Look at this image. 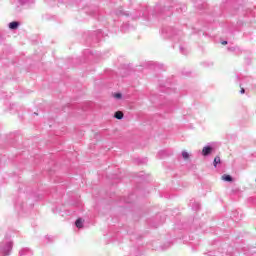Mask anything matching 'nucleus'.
<instances>
[{"instance_id": "1", "label": "nucleus", "mask_w": 256, "mask_h": 256, "mask_svg": "<svg viewBox=\"0 0 256 256\" xmlns=\"http://www.w3.org/2000/svg\"><path fill=\"white\" fill-rule=\"evenodd\" d=\"M172 8L173 6L171 5H164L163 7L161 5H156L152 15L155 17H160L161 19H165V17H171L173 15V11H171Z\"/></svg>"}, {"instance_id": "2", "label": "nucleus", "mask_w": 256, "mask_h": 256, "mask_svg": "<svg viewBox=\"0 0 256 256\" xmlns=\"http://www.w3.org/2000/svg\"><path fill=\"white\" fill-rule=\"evenodd\" d=\"M11 251H13V240H11V236H5L0 242V256H9Z\"/></svg>"}, {"instance_id": "3", "label": "nucleus", "mask_w": 256, "mask_h": 256, "mask_svg": "<svg viewBox=\"0 0 256 256\" xmlns=\"http://www.w3.org/2000/svg\"><path fill=\"white\" fill-rule=\"evenodd\" d=\"M173 35H175V29L171 27H165L162 29V36L164 37V39H169L173 37Z\"/></svg>"}, {"instance_id": "4", "label": "nucleus", "mask_w": 256, "mask_h": 256, "mask_svg": "<svg viewBox=\"0 0 256 256\" xmlns=\"http://www.w3.org/2000/svg\"><path fill=\"white\" fill-rule=\"evenodd\" d=\"M155 219L157 222L150 223L151 227L157 228L159 225H163V223H165V216L157 215Z\"/></svg>"}, {"instance_id": "5", "label": "nucleus", "mask_w": 256, "mask_h": 256, "mask_svg": "<svg viewBox=\"0 0 256 256\" xmlns=\"http://www.w3.org/2000/svg\"><path fill=\"white\" fill-rule=\"evenodd\" d=\"M212 153H213V146L207 145L203 147L202 149L203 157H209V155H211Z\"/></svg>"}, {"instance_id": "6", "label": "nucleus", "mask_w": 256, "mask_h": 256, "mask_svg": "<svg viewBox=\"0 0 256 256\" xmlns=\"http://www.w3.org/2000/svg\"><path fill=\"white\" fill-rule=\"evenodd\" d=\"M19 255L20 256H33V250H31L29 248H22L19 251Z\"/></svg>"}, {"instance_id": "7", "label": "nucleus", "mask_w": 256, "mask_h": 256, "mask_svg": "<svg viewBox=\"0 0 256 256\" xmlns=\"http://www.w3.org/2000/svg\"><path fill=\"white\" fill-rule=\"evenodd\" d=\"M114 14L116 15V17H129V14L125 11H123V8H118Z\"/></svg>"}, {"instance_id": "8", "label": "nucleus", "mask_w": 256, "mask_h": 256, "mask_svg": "<svg viewBox=\"0 0 256 256\" xmlns=\"http://www.w3.org/2000/svg\"><path fill=\"white\" fill-rule=\"evenodd\" d=\"M15 209L17 210L18 213H21V211H25V208L23 207V201H21V199L17 200L15 204Z\"/></svg>"}, {"instance_id": "9", "label": "nucleus", "mask_w": 256, "mask_h": 256, "mask_svg": "<svg viewBox=\"0 0 256 256\" xmlns=\"http://www.w3.org/2000/svg\"><path fill=\"white\" fill-rule=\"evenodd\" d=\"M19 25H21V23L19 21H13L8 24V27H9V29H11V31H15V30L19 29Z\"/></svg>"}, {"instance_id": "10", "label": "nucleus", "mask_w": 256, "mask_h": 256, "mask_svg": "<svg viewBox=\"0 0 256 256\" xmlns=\"http://www.w3.org/2000/svg\"><path fill=\"white\" fill-rule=\"evenodd\" d=\"M190 207H192L193 211H199L201 209V204L199 202L191 200Z\"/></svg>"}, {"instance_id": "11", "label": "nucleus", "mask_w": 256, "mask_h": 256, "mask_svg": "<svg viewBox=\"0 0 256 256\" xmlns=\"http://www.w3.org/2000/svg\"><path fill=\"white\" fill-rule=\"evenodd\" d=\"M131 29H133V27L129 25V23H125L121 26L122 33H127V31H131Z\"/></svg>"}, {"instance_id": "12", "label": "nucleus", "mask_w": 256, "mask_h": 256, "mask_svg": "<svg viewBox=\"0 0 256 256\" xmlns=\"http://www.w3.org/2000/svg\"><path fill=\"white\" fill-rule=\"evenodd\" d=\"M228 51H230L231 53H240V49H239V47H237V46H229L228 48Z\"/></svg>"}, {"instance_id": "13", "label": "nucleus", "mask_w": 256, "mask_h": 256, "mask_svg": "<svg viewBox=\"0 0 256 256\" xmlns=\"http://www.w3.org/2000/svg\"><path fill=\"white\" fill-rule=\"evenodd\" d=\"M223 181H226L227 183H231V181H233V176L229 175V174H224L222 176Z\"/></svg>"}, {"instance_id": "14", "label": "nucleus", "mask_w": 256, "mask_h": 256, "mask_svg": "<svg viewBox=\"0 0 256 256\" xmlns=\"http://www.w3.org/2000/svg\"><path fill=\"white\" fill-rule=\"evenodd\" d=\"M77 229H83V219L78 218L75 222Z\"/></svg>"}, {"instance_id": "15", "label": "nucleus", "mask_w": 256, "mask_h": 256, "mask_svg": "<svg viewBox=\"0 0 256 256\" xmlns=\"http://www.w3.org/2000/svg\"><path fill=\"white\" fill-rule=\"evenodd\" d=\"M114 117H115V119L121 120V119H123L124 114L121 111H117V112H115Z\"/></svg>"}, {"instance_id": "16", "label": "nucleus", "mask_w": 256, "mask_h": 256, "mask_svg": "<svg viewBox=\"0 0 256 256\" xmlns=\"http://www.w3.org/2000/svg\"><path fill=\"white\" fill-rule=\"evenodd\" d=\"M220 163H221V157L216 156V157L214 158V161H213L214 167H217V165H219Z\"/></svg>"}, {"instance_id": "17", "label": "nucleus", "mask_w": 256, "mask_h": 256, "mask_svg": "<svg viewBox=\"0 0 256 256\" xmlns=\"http://www.w3.org/2000/svg\"><path fill=\"white\" fill-rule=\"evenodd\" d=\"M96 40L99 41L101 39V30H98L94 33Z\"/></svg>"}, {"instance_id": "18", "label": "nucleus", "mask_w": 256, "mask_h": 256, "mask_svg": "<svg viewBox=\"0 0 256 256\" xmlns=\"http://www.w3.org/2000/svg\"><path fill=\"white\" fill-rule=\"evenodd\" d=\"M141 12H138V15L130 14L131 19H139L141 17Z\"/></svg>"}, {"instance_id": "19", "label": "nucleus", "mask_w": 256, "mask_h": 256, "mask_svg": "<svg viewBox=\"0 0 256 256\" xmlns=\"http://www.w3.org/2000/svg\"><path fill=\"white\" fill-rule=\"evenodd\" d=\"M182 157H183V159H189V152L182 151Z\"/></svg>"}, {"instance_id": "20", "label": "nucleus", "mask_w": 256, "mask_h": 256, "mask_svg": "<svg viewBox=\"0 0 256 256\" xmlns=\"http://www.w3.org/2000/svg\"><path fill=\"white\" fill-rule=\"evenodd\" d=\"M180 52L182 53V55H187V49L183 46H180Z\"/></svg>"}, {"instance_id": "21", "label": "nucleus", "mask_w": 256, "mask_h": 256, "mask_svg": "<svg viewBox=\"0 0 256 256\" xmlns=\"http://www.w3.org/2000/svg\"><path fill=\"white\" fill-rule=\"evenodd\" d=\"M239 87H240V93H241V95H244V93H245V88H243V83H240L239 84Z\"/></svg>"}, {"instance_id": "22", "label": "nucleus", "mask_w": 256, "mask_h": 256, "mask_svg": "<svg viewBox=\"0 0 256 256\" xmlns=\"http://www.w3.org/2000/svg\"><path fill=\"white\" fill-rule=\"evenodd\" d=\"M115 99H121L123 97V94L121 93H115L114 94Z\"/></svg>"}, {"instance_id": "23", "label": "nucleus", "mask_w": 256, "mask_h": 256, "mask_svg": "<svg viewBox=\"0 0 256 256\" xmlns=\"http://www.w3.org/2000/svg\"><path fill=\"white\" fill-rule=\"evenodd\" d=\"M239 81H241V76H239V74L236 75V82L239 83Z\"/></svg>"}, {"instance_id": "24", "label": "nucleus", "mask_w": 256, "mask_h": 256, "mask_svg": "<svg viewBox=\"0 0 256 256\" xmlns=\"http://www.w3.org/2000/svg\"><path fill=\"white\" fill-rule=\"evenodd\" d=\"M20 5H25L27 3V0H19Z\"/></svg>"}, {"instance_id": "25", "label": "nucleus", "mask_w": 256, "mask_h": 256, "mask_svg": "<svg viewBox=\"0 0 256 256\" xmlns=\"http://www.w3.org/2000/svg\"><path fill=\"white\" fill-rule=\"evenodd\" d=\"M227 41L226 40H224V41H222V45H227Z\"/></svg>"}, {"instance_id": "26", "label": "nucleus", "mask_w": 256, "mask_h": 256, "mask_svg": "<svg viewBox=\"0 0 256 256\" xmlns=\"http://www.w3.org/2000/svg\"><path fill=\"white\" fill-rule=\"evenodd\" d=\"M243 81H249L248 77H244Z\"/></svg>"}, {"instance_id": "27", "label": "nucleus", "mask_w": 256, "mask_h": 256, "mask_svg": "<svg viewBox=\"0 0 256 256\" xmlns=\"http://www.w3.org/2000/svg\"><path fill=\"white\" fill-rule=\"evenodd\" d=\"M34 115H37V113H34Z\"/></svg>"}]
</instances>
